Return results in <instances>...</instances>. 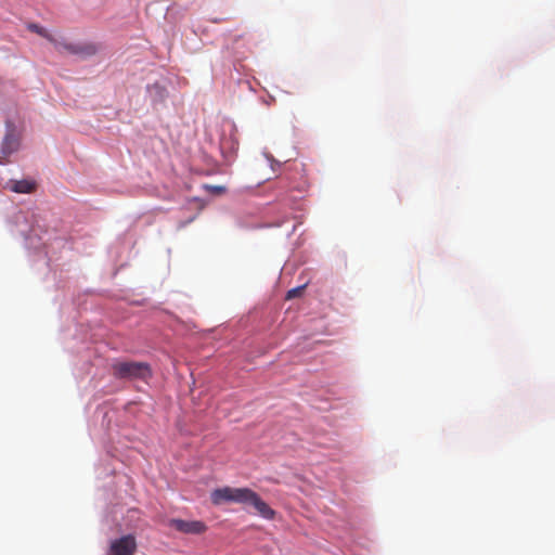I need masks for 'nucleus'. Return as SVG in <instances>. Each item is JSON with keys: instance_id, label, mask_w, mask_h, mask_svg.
Masks as SVG:
<instances>
[{"instance_id": "f03ea898", "label": "nucleus", "mask_w": 555, "mask_h": 555, "mask_svg": "<svg viewBox=\"0 0 555 555\" xmlns=\"http://www.w3.org/2000/svg\"><path fill=\"white\" fill-rule=\"evenodd\" d=\"M114 375L118 378L145 379L151 375L147 363L137 361H121L113 365Z\"/></svg>"}, {"instance_id": "1a4fd4ad", "label": "nucleus", "mask_w": 555, "mask_h": 555, "mask_svg": "<svg viewBox=\"0 0 555 555\" xmlns=\"http://www.w3.org/2000/svg\"><path fill=\"white\" fill-rule=\"evenodd\" d=\"M305 288H306V285H301V286L289 289L286 294V299H293V298L299 297L302 294Z\"/></svg>"}, {"instance_id": "f257e3e1", "label": "nucleus", "mask_w": 555, "mask_h": 555, "mask_svg": "<svg viewBox=\"0 0 555 555\" xmlns=\"http://www.w3.org/2000/svg\"><path fill=\"white\" fill-rule=\"evenodd\" d=\"M214 505L222 503H238L253 506L266 519H273L275 512L249 488L222 487L215 489L210 495Z\"/></svg>"}, {"instance_id": "0eeeda50", "label": "nucleus", "mask_w": 555, "mask_h": 555, "mask_svg": "<svg viewBox=\"0 0 555 555\" xmlns=\"http://www.w3.org/2000/svg\"><path fill=\"white\" fill-rule=\"evenodd\" d=\"M9 188L15 193L28 194L35 191L36 183L30 180H11Z\"/></svg>"}, {"instance_id": "7ed1b4c3", "label": "nucleus", "mask_w": 555, "mask_h": 555, "mask_svg": "<svg viewBox=\"0 0 555 555\" xmlns=\"http://www.w3.org/2000/svg\"><path fill=\"white\" fill-rule=\"evenodd\" d=\"M137 550V542L133 535L128 534L114 540L111 543V555H133Z\"/></svg>"}, {"instance_id": "39448f33", "label": "nucleus", "mask_w": 555, "mask_h": 555, "mask_svg": "<svg viewBox=\"0 0 555 555\" xmlns=\"http://www.w3.org/2000/svg\"><path fill=\"white\" fill-rule=\"evenodd\" d=\"M66 51L72 54L91 56L98 52V47L94 43L83 44H61Z\"/></svg>"}, {"instance_id": "423d86ee", "label": "nucleus", "mask_w": 555, "mask_h": 555, "mask_svg": "<svg viewBox=\"0 0 555 555\" xmlns=\"http://www.w3.org/2000/svg\"><path fill=\"white\" fill-rule=\"evenodd\" d=\"M20 146L18 138L13 133V131H9L1 144V153L4 157L10 156L12 153L16 152Z\"/></svg>"}, {"instance_id": "9d476101", "label": "nucleus", "mask_w": 555, "mask_h": 555, "mask_svg": "<svg viewBox=\"0 0 555 555\" xmlns=\"http://www.w3.org/2000/svg\"><path fill=\"white\" fill-rule=\"evenodd\" d=\"M211 189H212V191H214L215 193H218V194H219V193H222V192H224V191H225V188H224V186H220V185L211 186Z\"/></svg>"}, {"instance_id": "6e6552de", "label": "nucleus", "mask_w": 555, "mask_h": 555, "mask_svg": "<svg viewBox=\"0 0 555 555\" xmlns=\"http://www.w3.org/2000/svg\"><path fill=\"white\" fill-rule=\"evenodd\" d=\"M28 28L31 31H34V33H36V34H38V35L49 39L50 41L54 42V39L48 34V31L43 27H41V26H39L37 24H30Z\"/></svg>"}, {"instance_id": "20e7f679", "label": "nucleus", "mask_w": 555, "mask_h": 555, "mask_svg": "<svg viewBox=\"0 0 555 555\" xmlns=\"http://www.w3.org/2000/svg\"><path fill=\"white\" fill-rule=\"evenodd\" d=\"M170 526L183 533L199 534L206 531L207 527L199 520L171 519Z\"/></svg>"}]
</instances>
